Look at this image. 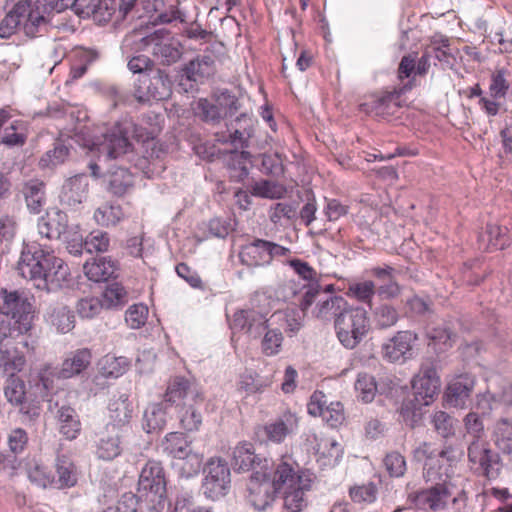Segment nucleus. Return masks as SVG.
<instances>
[{
	"instance_id": "393cba45",
	"label": "nucleus",
	"mask_w": 512,
	"mask_h": 512,
	"mask_svg": "<svg viewBox=\"0 0 512 512\" xmlns=\"http://www.w3.org/2000/svg\"><path fill=\"white\" fill-rule=\"evenodd\" d=\"M68 218L66 213L60 210L48 212L45 217L38 221V233L46 239H58L61 235L68 233Z\"/></svg>"
},
{
	"instance_id": "2f4dec72",
	"label": "nucleus",
	"mask_w": 512,
	"mask_h": 512,
	"mask_svg": "<svg viewBox=\"0 0 512 512\" xmlns=\"http://www.w3.org/2000/svg\"><path fill=\"white\" fill-rule=\"evenodd\" d=\"M59 424V432L67 440L76 439L81 432L79 415L74 408L68 405L61 406L56 413Z\"/></svg>"
},
{
	"instance_id": "1a4fd4ad",
	"label": "nucleus",
	"mask_w": 512,
	"mask_h": 512,
	"mask_svg": "<svg viewBox=\"0 0 512 512\" xmlns=\"http://www.w3.org/2000/svg\"><path fill=\"white\" fill-rule=\"evenodd\" d=\"M512 101V72L505 68H496L489 82V97H481L479 103L482 109L489 115L498 114L501 101Z\"/></svg>"
},
{
	"instance_id": "f8f14e48",
	"label": "nucleus",
	"mask_w": 512,
	"mask_h": 512,
	"mask_svg": "<svg viewBox=\"0 0 512 512\" xmlns=\"http://www.w3.org/2000/svg\"><path fill=\"white\" fill-rule=\"evenodd\" d=\"M138 491L151 502H162L166 494V479L160 462L150 460L145 464L140 473Z\"/></svg>"
},
{
	"instance_id": "0e129e2a",
	"label": "nucleus",
	"mask_w": 512,
	"mask_h": 512,
	"mask_svg": "<svg viewBox=\"0 0 512 512\" xmlns=\"http://www.w3.org/2000/svg\"><path fill=\"white\" fill-rule=\"evenodd\" d=\"M378 489L377 486L369 482L367 484L351 487L349 495L355 503H373L377 499Z\"/></svg>"
},
{
	"instance_id": "a19ab883",
	"label": "nucleus",
	"mask_w": 512,
	"mask_h": 512,
	"mask_svg": "<svg viewBox=\"0 0 512 512\" xmlns=\"http://www.w3.org/2000/svg\"><path fill=\"white\" fill-rule=\"evenodd\" d=\"M46 316L61 333H67L74 328V315L63 304L50 305L46 310Z\"/></svg>"
},
{
	"instance_id": "5701e85b",
	"label": "nucleus",
	"mask_w": 512,
	"mask_h": 512,
	"mask_svg": "<svg viewBox=\"0 0 512 512\" xmlns=\"http://www.w3.org/2000/svg\"><path fill=\"white\" fill-rule=\"evenodd\" d=\"M399 93L385 92L381 95H372L360 105V110L367 114L387 117L394 115L399 108Z\"/></svg>"
},
{
	"instance_id": "4c0bfd02",
	"label": "nucleus",
	"mask_w": 512,
	"mask_h": 512,
	"mask_svg": "<svg viewBox=\"0 0 512 512\" xmlns=\"http://www.w3.org/2000/svg\"><path fill=\"white\" fill-rule=\"evenodd\" d=\"M22 192L28 209L33 213H39L46 201L44 182L31 179L24 184Z\"/></svg>"
},
{
	"instance_id": "f03ea898",
	"label": "nucleus",
	"mask_w": 512,
	"mask_h": 512,
	"mask_svg": "<svg viewBox=\"0 0 512 512\" xmlns=\"http://www.w3.org/2000/svg\"><path fill=\"white\" fill-rule=\"evenodd\" d=\"M18 273L32 281L41 290L54 291L62 288L70 277L68 266L56 257L46 244L26 243L17 263Z\"/></svg>"
},
{
	"instance_id": "f257e3e1",
	"label": "nucleus",
	"mask_w": 512,
	"mask_h": 512,
	"mask_svg": "<svg viewBox=\"0 0 512 512\" xmlns=\"http://www.w3.org/2000/svg\"><path fill=\"white\" fill-rule=\"evenodd\" d=\"M74 139L99 161L107 162L127 154L132 149L130 139L145 141L149 133L133 120L125 119L100 134L87 126L78 127Z\"/></svg>"
},
{
	"instance_id": "2eb2a0df",
	"label": "nucleus",
	"mask_w": 512,
	"mask_h": 512,
	"mask_svg": "<svg viewBox=\"0 0 512 512\" xmlns=\"http://www.w3.org/2000/svg\"><path fill=\"white\" fill-rule=\"evenodd\" d=\"M303 478L313 479L312 474L308 471L300 470L298 464L291 458H282L271 479L277 491L281 489L293 488L300 485Z\"/></svg>"
},
{
	"instance_id": "ea45409f",
	"label": "nucleus",
	"mask_w": 512,
	"mask_h": 512,
	"mask_svg": "<svg viewBox=\"0 0 512 512\" xmlns=\"http://www.w3.org/2000/svg\"><path fill=\"white\" fill-rule=\"evenodd\" d=\"M478 406L492 410L497 404L512 406V383L503 382L497 392H486L478 397Z\"/></svg>"
},
{
	"instance_id": "aec40b11",
	"label": "nucleus",
	"mask_w": 512,
	"mask_h": 512,
	"mask_svg": "<svg viewBox=\"0 0 512 512\" xmlns=\"http://www.w3.org/2000/svg\"><path fill=\"white\" fill-rule=\"evenodd\" d=\"M164 452L174 458L188 459L194 466V472L201 467V458L197 454H192L190 449V441L183 433L171 432L166 435L162 442Z\"/></svg>"
},
{
	"instance_id": "774afa93",
	"label": "nucleus",
	"mask_w": 512,
	"mask_h": 512,
	"mask_svg": "<svg viewBox=\"0 0 512 512\" xmlns=\"http://www.w3.org/2000/svg\"><path fill=\"white\" fill-rule=\"evenodd\" d=\"M148 307L144 304H134L125 314V321L132 329H139L145 325L148 318Z\"/></svg>"
},
{
	"instance_id": "6e6552de",
	"label": "nucleus",
	"mask_w": 512,
	"mask_h": 512,
	"mask_svg": "<svg viewBox=\"0 0 512 512\" xmlns=\"http://www.w3.org/2000/svg\"><path fill=\"white\" fill-rule=\"evenodd\" d=\"M171 94V82L168 74L156 69L153 74L139 75L134 83L133 97L140 104L151 100H164Z\"/></svg>"
},
{
	"instance_id": "c03bdc74",
	"label": "nucleus",
	"mask_w": 512,
	"mask_h": 512,
	"mask_svg": "<svg viewBox=\"0 0 512 512\" xmlns=\"http://www.w3.org/2000/svg\"><path fill=\"white\" fill-rule=\"evenodd\" d=\"M278 326L282 327L289 336L296 334L302 327V317L295 308L276 311L271 316Z\"/></svg>"
},
{
	"instance_id": "9b49d317",
	"label": "nucleus",
	"mask_w": 512,
	"mask_h": 512,
	"mask_svg": "<svg viewBox=\"0 0 512 512\" xmlns=\"http://www.w3.org/2000/svg\"><path fill=\"white\" fill-rule=\"evenodd\" d=\"M468 461L474 473L488 479L499 475V456L482 439H474L468 446Z\"/></svg>"
},
{
	"instance_id": "13d9d810",
	"label": "nucleus",
	"mask_w": 512,
	"mask_h": 512,
	"mask_svg": "<svg viewBox=\"0 0 512 512\" xmlns=\"http://www.w3.org/2000/svg\"><path fill=\"white\" fill-rule=\"evenodd\" d=\"M455 419L444 411H436L431 416L434 430L443 438H449L455 434Z\"/></svg>"
},
{
	"instance_id": "c85d7f7f",
	"label": "nucleus",
	"mask_w": 512,
	"mask_h": 512,
	"mask_svg": "<svg viewBox=\"0 0 512 512\" xmlns=\"http://www.w3.org/2000/svg\"><path fill=\"white\" fill-rule=\"evenodd\" d=\"M91 359V352L86 348L70 353L62 362L58 377L68 379L80 374L90 365Z\"/></svg>"
},
{
	"instance_id": "680f3d73",
	"label": "nucleus",
	"mask_w": 512,
	"mask_h": 512,
	"mask_svg": "<svg viewBox=\"0 0 512 512\" xmlns=\"http://www.w3.org/2000/svg\"><path fill=\"white\" fill-rule=\"evenodd\" d=\"M239 384L247 393H257L270 386L271 380L255 372L246 371L241 375Z\"/></svg>"
},
{
	"instance_id": "a18cd8bd",
	"label": "nucleus",
	"mask_w": 512,
	"mask_h": 512,
	"mask_svg": "<svg viewBox=\"0 0 512 512\" xmlns=\"http://www.w3.org/2000/svg\"><path fill=\"white\" fill-rule=\"evenodd\" d=\"M26 140L25 126L21 121H13L0 130V144L7 147H22Z\"/></svg>"
},
{
	"instance_id": "412c9836",
	"label": "nucleus",
	"mask_w": 512,
	"mask_h": 512,
	"mask_svg": "<svg viewBox=\"0 0 512 512\" xmlns=\"http://www.w3.org/2000/svg\"><path fill=\"white\" fill-rule=\"evenodd\" d=\"M253 308L247 309V333H260V329L267 328V314L271 310L270 300L265 292L257 291L251 298Z\"/></svg>"
},
{
	"instance_id": "69168bd1",
	"label": "nucleus",
	"mask_w": 512,
	"mask_h": 512,
	"mask_svg": "<svg viewBox=\"0 0 512 512\" xmlns=\"http://www.w3.org/2000/svg\"><path fill=\"white\" fill-rule=\"evenodd\" d=\"M383 464L391 477H402L407 469L405 457L397 451L387 453Z\"/></svg>"
},
{
	"instance_id": "b1692460",
	"label": "nucleus",
	"mask_w": 512,
	"mask_h": 512,
	"mask_svg": "<svg viewBox=\"0 0 512 512\" xmlns=\"http://www.w3.org/2000/svg\"><path fill=\"white\" fill-rule=\"evenodd\" d=\"M109 422L108 429L121 431L126 427L133 416V406L126 394H121L118 398L111 400L108 406Z\"/></svg>"
},
{
	"instance_id": "052dcab7",
	"label": "nucleus",
	"mask_w": 512,
	"mask_h": 512,
	"mask_svg": "<svg viewBox=\"0 0 512 512\" xmlns=\"http://www.w3.org/2000/svg\"><path fill=\"white\" fill-rule=\"evenodd\" d=\"M69 154V148L57 142L52 150L47 151L39 160V166L43 169L53 168L62 164Z\"/></svg>"
},
{
	"instance_id": "c756f323",
	"label": "nucleus",
	"mask_w": 512,
	"mask_h": 512,
	"mask_svg": "<svg viewBox=\"0 0 512 512\" xmlns=\"http://www.w3.org/2000/svg\"><path fill=\"white\" fill-rule=\"evenodd\" d=\"M313 479L303 478L300 485L284 491V509L288 512H302L308 505L306 492L311 489Z\"/></svg>"
},
{
	"instance_id": "f3484780",
	"label": "nucleus",
	"mask_w": 512,
	"mask_h": 512,
	"mask_svg": "<svg viewBox=\"0 0 512 512\" xmlns=\"http://www.w3.org/2000/svg\"><path fill=\"white\" fill-rule=\"evenodd\" d=\"M298 424L299 418L296 413L286 410L273 421L261 427L258 433L262 432L268 441L279 444L297 430Z\"/></svg>"
},
{
	"instance_id": "7ed1b4c3",
	"label": "nucleus",
	"mask_w": 512,
	"mask_h": 512,
	"mask_svg": "<svg viewBox=\"0 0 512 512\" xmlns=\"http://www.w3.org/2000/svg\"><path fill=\"white\" fill-rule=\"evenodd\" d=\"M467 494L456 489L450 481H443L426 489L411 493L408 500L425 512H468Z\"/></svg>"
},
{
	"instance_id": "bb28decb",
	"label": "nucleus",
	"mask_w": 512,
	"mask_h": 512,
	"mask_svg": "<svg viewBox=\"0 0 512 512\" xmlns=\"http://www.w3.org/2000/svg\"><path fill=\"white\" fill-rule=\"evenodd\" d=\"M349 306L342 296L330 295L318 299L313 313L319 320L331 321L333 319L335 322L336 318L344 314Z\"/></svg>"
},
{
	"instance_id": "72a5a7b5",
	"label": "nucleus",
	"mask_w": 512,
	"mask_h": 512,
	"mask_svg": "<svg viewBox=\"0 0 512 512\" xmlns=\"http://www.w3.org/2000/svg\"><path fill=\"white\" fill-rule=\"evenodd\" d=\"M116 264L111 259L99 257L92 262L87 261L83 266L84 274L94 282L108 281L116 273Z\"/></svg>"
},
{
	"instance_id": "09e8293b",
	"label": "nucleus",
	"mask_w": 512,
	"mask_h": 512,
	"mask_svg": "<svg viewBox=\"0 0 512 512\" xmlns=\"http://www.w3.org/2000/svg\"><path fill=\"white\" fill-rule=\"evenodd\" d=\"M166 424V412L163 403H152L144 412V429L151 433L161 430Z\"/></svg>"
},
{
	"instance_id": "603ef678",
	"label": "nucleus",
	"mask_w": 512,
	"mask_h": 512,
	"mask_svg": "<svg viewBox=\"0 0 512 512\" xmlns=\"http://www.w3.org/2000/svg\"><path fill=\"white\" fill-rule=\"evenodd\" d=\"M261 340V351L266 356H275L280 353L284 337L280 328H269Z\"/></svg>"
},
{
	"instance_id": "7c9ffc66",
	"label": "nucleus",
	"mask_w": 512,
	"mask_h": 512,
	"mask_svg": "<svg viewBox=\"0 0 512 512\" xmlns=\"http://www.w3.org/2000/svg\"><path fill=\"white\" fill-rule=\"evenodd\" d=\"M25 362L24 355L18 351L13 341L0 339V367L7 373L14 374L23 369Z\"/></svg>"
},
{
	"instance_id": "4be33fe9",
	"label": "nucleus",
	"mask_w": 512,
	"mask_h": 512,
	"mask_svg": "<svg viewBox=\"0 0 512 512\" xmlns=\"http://www.w3.org/2000/svg\"><path fill=\"white\" fill-rule=\"evenodd\" d=\"M4 394L6 399L13 405L20 407V412L33 418L39 414L38 408L26 400L25 383L14 374L7 379Z\"/></svg>"
},
{
	"instance_id": "cd10ccee",
	"label": "nucleus",
	"mask_w": 512,
	"mask_h": 512,
	"mask_svg": "<svg viewBox=\"0 0 512 512\" xmlns=\"http://www.w3.org/2000/svg\"><path fill=\"white\" fill-rule=\"evenodd\" d=\"M239 259L242 264L250 267L270 264L268 241L255 239L251 243L242 246L239 252Z\"/></svg>"
},
{
	"instance_id": "20e7f679",
	"label": "nucleus",
	"mask_w": 512,
	"mask_h": 512,
	"mask_svg": "<svg viewBox=\"0 0 512 512\" xmlns=\"http://www.w3.org/2000/svg\"><path fill=\"white\" fill-rule=\"evenodd\" d=\"M413 398L403 401L400 413L404 421L414 427L421 417V408L428 406L438 394L440 379L432 363H425L412 381Z\"/></svg>"
},
{
	"instance_id": "c9c22d12",
	"label": "nucleus",
	"mask_w": 512,
	"mask_h": 512,
	"mask_svg": "<svg viewBox=\"0 0 512 512\" xmlns=\"http://www.w3.org/2000/svg\"><path fill=\"white\" fill-rule=\"evenodd\" d=\"M121 434L119 430L112 432V429L105 427L97 442L96 453L103 460H112L121 453Z\"/></svg>"
},
{
	"instance_id": "37998d69",
	"label": "nucleus",
	"mask_w": 512,
	"mask_h": 512,
	"mask_svg": "<svg viewBox=\"0 0 512 512\" xmlns=\"http://www.w3.org/2000/svg\"><path fill=\"white\" fill-rule=\"evenodd\" d=\"M133 175L126 168L119 167L108 175V190L116 195L123 196L133 187Z\"/></svg>"
},
{
	"instance_id": "a878e982",
	"label": "nucleus",
	"mask_w": 512,
	"mask_h": 512,
	"mask_svg": "<svg viewBox=\"0 0 512 512\" xmlns=\"http://www.w3.org/2000/svg\"><path fill=\"white\" fill-rule=\"evenodd\" d=\"M475 385L474 378L470 375H459L447 386L445 397L449 405L463 407L469 399Z\"/></svg>"
},
{
	"instance_id": "e2e57ef3",
	"label": "nucleus",
	"mask_w": 512,
	"mask_h": 512,
	"mask_svg": "<svg viewBox=\"0 0 512 512\" xmlns=\"http://www.w3.org/2000/svg\"><path fill=\"white\" fill-rule=\"evenodd\" d=\"M432 451L430 450V445L426 442L421 443L414 450V458L417 461L427 460L424 466V477L427 481H436L440 479L439 474L434 470L433 460L431 458Z\"/></svg>"
},
{
	"instance_id": "58836bf2",
	"label": "nucleus",
	"mask_w": 512,
	"mask_h": 512,
	"mask_svg": "<svg viewBox=\"0 0 512 512\" xmlns=\"http://www.w3.org/2000/svg\"><path fill=\"white\" fill-rule=\"evenodd\" d=\"M507 228L489 223L485 231L479 236V241L487 250H501L509 244Z\"/></svg>"
},
{
	"instance_id": "39448f33",
	"label": "nucleus",
	"mask_w": 512,
	"mask_h": 512,
	"mask_svg": "<svg viewBox=\"0 0 512 512\" xmlns=\"http://www.w3.org/2000/svg\"><path fill=\"white\" fill-rule=\"evenodd\" d=\"M40 3V0L18 1L0 22V37L9 38L18 30L29 37L40 33L48 23L45 11H42L39 6Z\"/></svg>"
},
{
	"instance_id": "dca6fc26",
	"label": "nucleus",
	"mask_w": 512,
	"mask_h": 512,
	"mask_svg": "<svg viewBox=\"0 0 512 512\" xmlns=\"http://www.w3.org/2000/svg\"><path fill=\"white\" fill-rule=\"evenodd\" d=\"M252 127V119L246 113H241L231 121L229 142L234 148L231 150L226 149V153L235 154L240 151V157L247 160L250 157V153L245 151L244 148L248 146V141L252 135Z\"/></svg>"
},
{
	"instance_id": "e433bc0d",
	"label": "nucleus",
	"mask_w": 512,
	"mask_h": 512,
	"mask_svg": "<svg viewBox=\"0 0 512 512\" xmlns=\"http://www.w3.org/2000/svg\"><path fill=\"white\" fill-rule=\"evenodd\" d=\"M214 72V61L209 55L198 56L191 60L184 68V73L189 81L202 83Z\"/></svg>"
},
{
	"instance_id": "de8ad7c7",
	"label": "nucleus",
	"mask_w": 512,
	"mask_h": 512,
	"mask_svg": "<svg viewBox=\"0 0 512 512\" xmlns=\"http://www.w3.org/2000/svg\"><path fill=\"white\" fill-rule=\"evenodd\" d=\"M493 439L504 454L512 453V423L507 418H501L495 423Z\"/></svg>"
},
{
	"instance_id": "423d86ee",
	"label": "nucleus",
	"mask_w": 512,
	"mask_h": 512,
	"mask_svg": "<svg viewBox=\"0 0 512 512\" xmlns=\"http://www.w3.org/2000/svg\"><path fill=\"white\" fill-rule=\"evenodd\" d=\"M335 332L339 342L346 349L356 348L370 329L368 312L362 307L349 308L336 318Z\"/></svg>"
},
{
	"instance_id": "49530a36",
	"label": "nucleus",
	"mask_w": 512,
	"mask_h": 512,
	"mask_svg": "<svg viewBox=\"0 0 512 512\" xmlns=\"http://www.w3.org/2000/svg\"><path fill=\"white\" fill-rule=\"evenodd\" d=\"M55 466L57 478L55 477L53 484H56L59 488L71 487L76 484L77 476L75 467L68 457L64 455L58 456Z\"/></svg>"
},
{
	"instance_id": "3c124183",
	"label": "nucleus",
	"mask_w": 512,
	"mask_h": 512,
	"mask_svg": "<svg viewBox=\"0 0 512 512\" xmlns=\"http://www.w3.org/2000/svg\"><path fill=\"white\" fill-rule=\"evenodd\" d=\"M124 218V212L119 205L105 203L94 213L95 221L102 226H114Z\"/></svg>"
},
{
	"instance_id": "4468645a",
	"label": "nucleus",
	"mask_w": 512,
	"mask_h": 512,
	"mask_svg": "<svg viewBox=\"0 0 512 512\" xmlns=\"http://www.w3.org/2000/svg\"><path fill=\"white\" fill-rule=\"evenodd\" d=\"M417 334L412 331H398L382 345L383 358L392 363H403L413 356Z\"/></svg>"
},
{
	"instance_id": "473e14b6",
	"label": "nucleus",
	"mask_w": 512,
	"mask_h": 512,
	"mask_svg": "<svg viewBox=\"0 0 512 512\" xmlns=\"http://www.w3.org/2000/svg\"><path fill=\"white\" fill-rule=\"evenodd\" d=\"M191 396L193 400L200 397L193 383L188 379L176 376L169 382L165 395L164 402L174 404L177 401Z\"/></svg>"
},
{
	"instance_id": "6e6d98bb",
	"label": "nucleus",
	"mask_w": 512,
	"mask_h": 512,
	"mask_svg": "<svg viewBox=\"0 0 512 512\" xmlns=\"http://www.w3.org/2000/svg\"><path fill=\"white\" fill-rule=\"evenodd\" d=\"M99 366L104 376L116 378L126 371L128 360L125 357H116L108 354L100 360Z\"/></svg>"
},
{
	"instance_id": "f704fd0d",
	"label": "nucleus",
	"mask_w": 512,
	"mask_h": 512,
	"mask_svg": "<svg viewBox=\"0 0 512 512\" xmlns=\"http://www.w3.org/2000/svg\"><path fill=\"white\" fill-rule=\"evenodd\" d=\"M345 295L369 308L373 306V299L376 295V285L372 280H353L346 286Z\"/></svg>"
},
{
	"instance_id": "9d476101",
	"label": "nucleus",
	"mask_w": 512,
	"mask_h": 512,
	"mask_svg": "<svg viewBox=\"0 0 512 512\" xmlns=\"http://www.w3.org/2000/svg\"><path fill=\"white\" fill-rule=\"evenodd\" d=\"M145 45L151 48L153 57L164 66L178 62L183 54L182 45L166 29H158L144 38Z\"/></svg>"
},
{
	"instance_id": "864d4df0",
	"label": "nucleus",
	"mask_w": 512,
	"mask_h": 512,
	"mask_svg": "<svg viewBox=\"0 0 512 512\" xmlns=\"http://www.w3.org/2000/svg\"><path fill=\"white\" fill-rule=\"evenodd\" d=\"M101 301L104 308L123 306L128 301V293L120 283L114 282L106 286Z\"/></svg>"
},
{
	"instance_id": "5fc2aeb1",
	"label": "nucleus",
	"mask_w": 512,
	"mask_h": 512,
	"mask_svg": "<svg viewBox=\"0 0 512 512\" xmlns=\"http://www.w3.org/2000/svg\"><path fill=\"white\" fill-rule=\"evenodd\" d=\"M355 391L363 402H372L377 392L375 378L365 372L359 373L355 382Z\"/></svg>"
},
{
	"instance_id": "0eeeda50",
	"label": "nucleus",
	"mask_w": 512,
	"mask_h": 512,
	"mask_svg": "<svg viewBox=\"0 0 512 512\" xmlns=\"http://www.w3.org/2000/svg\"><path fill=\"white\" fill-rule=\"evenodd\" d=\"M3 302L0 310L13 320V329L19 334H30L33 329L35 311L31 299L18 291L2 290Z\"/></svg>"
},
{
	"instance_id": "bf43d9fd",
	"label": "nucleus",
	"mask_w": 512,
	"mask_h": 512,
	"mask_svg": "<svg viewBox=\"0 0 512 512\" xmlns=\"http://www.w3.org/2000/svg\"><path fill=\"white\" fill-rule=\"evenodd\" d=\"M251 189L253 195L269 199H279L286 192L283 185L269 180L255 182Z\"/></svg>"
},
{
	"instance_id": "79ce46f5",
	"label": "nucleus",
	"mask_w": 512,
	"mask_h": 512,
	"mask_svg": "<svg viewBox=\"0 0 512 512\" xmlns=\"http://www.w3.org/2000/svg\"><path fill=\"white\" fill-rule=\"evenodd\" d=\"M256 459L252 444L243 443L234 448L231 467L236 472H246L253 467Z\"/></svg>"
},
{
	"instance_id": "ddd939ff",
	"label": "nucleus",
	"mask_w": 512,
	"mask_h": 512,
	"mask_svg": "<svg viewBox=\"0 0 512 512\" xmlns=\"http://www.w3.org/2000/svg\"><path fill=\"white\" fill-rule=\"evenodd\" d=\"M247 489L248 501L258 511H264L270 507L278 492L271 482L270 475L265 471L253 472Z\"/></svg>"
},
{
	"instance_id": "338daca9",
	"label": "nucleus",
	"mask_w": 512,
	"mask_h": 512,
	"mask_svg": "<svg viewBox=\"0 0 512 512\" xmlns=\"http://www.w3.org/2000/svg\"><path fill=\"white\" fill-rule=\"evenodd\" d=\"M110 239L108 234L103 231H93L89 233L84 241V247L89 253L106 252L109 248Z\"/></svg>"
},
{
	"instance_id": "4d7b16f0",
	"label": "nucleus",
	"mask_w": 512,
	"mask_h": 512,
	"mask_svg": "<svg viewBox=\"0 0 512 512\" xmlns=\"http://www.w3.org/2000/svg\"><path fill=\"white\" fill-rule=\"evenodd\" d=\"M195 113L204 122L213 125L219 123L221 120V109L214 100L199 99L195 107Z\"/></svg>"
},
{
	"instance_id": "6ab92c4d",
	"label": "nucleus",
	"mask_w": 512,
	"mask_h": 512,
	"mask_svg": "<svg viewBox=\"0 0 512 512\" xmlns=\"http://www.w3.org/2000/svg\"><path fill=\"white\" fill-rule=\"evenodd\" d=\"M89 180L87 175H75L64 183L60 194L62 205L72 209L78 208L88 196Z\"/></svg>"
},
{
	"instance_id": "8fccbe9b",
	"label": "nucleus",
	"mask_w": 512,
	"mask_h": 512,
	"mask_svg": "<svg viewBox=\"0 0 512 512\" xmlns=\"http://www.w3.org/2000/svg\"><path fill=\"white\" fill-rule=\"evenodd\" d=\"M398 310L390 304L379 305L373 311V318L377 329H388L396 325L399 320Z\"/></svg>"
},
{
	"instance_id": "a211bd4d",
	"label": "nucleus",
	"mask_w": 512,
	"mask_h": 512,
	"mask_svg": "<svg viewBox=\"0 0 512 512\" xmlns=\"http://www.w3.org/2000/svg\"><path fill=\"white\" fill-rule=\"evenodd\" d=\"M205 479L202 485L207 498L219 500L224 496V464L219 457H212L204 467Z\"/></svg>"
}]
</instances>
